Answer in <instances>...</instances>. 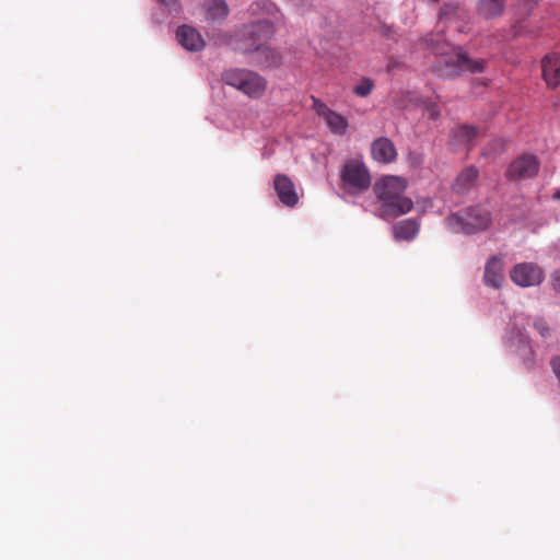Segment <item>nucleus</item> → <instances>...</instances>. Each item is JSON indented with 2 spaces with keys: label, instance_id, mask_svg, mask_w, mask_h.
Here are the masks:
<instances>
[{
  "label": "nucleus",
  "instance_id": "obj_1",
  "mask_svg": "<svg viewBox=\"0 0 560 560\" xmlns=\"http://www.w3.org/2000/svg\"><path fill=\"white\" fill-rule=\"evenodd\" d=\"M428 48L436 55L432 70L442 79H452L464 70L480 73L485 70V61L470 59L459 47H453L441 34H430L424 38Z\"/></svg>",
  "mask_w": 560,
  "mask_h": 560
},
{
  "label": "nucleus",
  "instance_id": "obj_2",
  "mask_svg": "<svg viewBox=\"0 0 560 560\" xmlns=\"http://www.w3.org/2000/svg\"><path fill=\"white\" fill-rule=\"evenodd\" d=\"M406 188L407 180L399 176H383L375 182L373 191L380 202L382 219L397 218L412 210V200L404 196Z\"/></svg>",
  "mask_w": 560,
  "mask_h": 560
},
{
  "label": "nucleus",
  "instance_id": "obj_3",
  "mask_svg": "<svg viewBox=\"0 0 560 560\" xmlns=\"http://www.w3.org/2000/svg\"><path fill=\"white\" fill-rule=\"evenodd\" d=\"M221 81L252 100L264 96L268 82L258 72L245 68H230L221 73Z\"/></svg>",
  "mask_w": 560,
  "mask_h": 560
},
{
  "label": "nucleus",
  "instance_id": "obj_4",
  "mask_svg": "<svg viewBox=\"0 0 560 560\" xmlns=\"http://www.w3.org/2000/svg\"><path fill=\"white\" fill-rule=\"evenodd\" d=\"M490 223V213L480 207H470L446 218L448 229L456 233H476L486 230Z\"/></svg>",
  "mask_w": 560,
  "mask_h": 560
},
{
  "label": "nucleus",
  "instance_id": "obj_5",
  "mask_svg": "<svg viewBox=\"0 0 560 560\" xmlns=\"http://www.w3.org/2000/svg\"><path fill=\"white\" fill-rule=\"evenodd\" d=\"M283 22L258 20L244 25L240 35L245 39L241 48L244 52H258L273 37L276 30Z\"/></svg>",
  "mask_w": 560,
  "mask_h": 560
},
{
  "label": "nucleus",
  "instance_id": "obj_6",
  "mask_svg": "<svg viewBox=\"0 0 560 560\" xmlns=\"http://www.w3.org/2000/svg\"><path fill=\"white\" fill-rule=\"evenodd\" d=\"M342 188L349 195L363 192L371 186V175L365 164L358 159L345 162L340 170Z\"/></svg>",
  "mask_w": 560,
  "mask_h": 560
},
{
  "label": "nucleus",
  "instance_id": "obj_7",
  "mask_svg": "<svg viewBox=\"0 0 560 560\" xmlns=\"http://www.w3.org/2000/svg\"><path fill=\"white\" fill-rule=\"evenodd\" d=\"M510 278L518 287H535L542 282L544 271L534 262H521L512 268Z\"/></svg>",
  "mask_w": 560,
  "mask_h": 560
},
{
  "label": "nucleus",
  "instance_id": "obj_8",
  "mask_svg": "<svg viewBox=\"0 0 560 560\" xmlns=\"http://www.w3.org/2000/svg\"><path fill=\"white\" fill-rule=\"evenodd\" d=\"M538 171V159L533 154H523L511 163L506 176L510 179H527L535 177Z\"/></svg>",
  "mask_w": 560,
  "mask_h": 560
},
{
  "label": "nucleus",
  "instance_id": "obj_9",
  "mask_svg": "<svg viewBox=\"0 0 560 560\" xmlns=\"http://www.w3.org/2000/svg\"><path fill=\"white\" fill-rule=\"evenodd\" d=\"M273 187L284 206L294 207L298 203L299 197L294 184L287 175L278 174L273 179Z\"/></svg>",
  "mask_w": 560,
  "mask_h": 560
},
{
  "label": "nucleus",
  "instance_id": "obj_10",
  "mask_svg": "<svg viewBox=\"0 0 560 560\" xmlns=\"http://www.w3.org/2000/svg\"><path fill=\"white\" fill-rule=\"evenodd\" d=\"M248 12L259 20H269L275 22H284V16L278 7L270 0H257L250 3Z\"/></svg>",
  "mask_w": 560,
  "mask_h": 560
},
{
  "label": "nucleus",
  "instance_id": "obj_11",
  "mask_svg": "<svg viewBox=\"0 0 560 560\" xmlns=\"http://www.w3.org/2000/svg\"><path fill=\"white\" fill-rule=\"evenodd\" d=\"M176 37L178 43L187 50L199 51L205 47L201 34L189 25H182L177 28Z\"/></svg>",
  "mask_w": 560,
  "mask_h": 560
},
{
  "label": "nucleus",
  "instance_id": "obj_12",
  "mask_svg": "<svg viewBox=\"0 0 560 560\" xmlns=\"http://www.w3.org/2000/svg\"><path fill=\"white\" fill-rule=\"evenodd\" d=\"M542 77L549 88L560 84V54L546 56L541 61Z\"/></svg>",
  "mask_w": 560,
  "mask_h": 560
},
{
  "label": "nucleus",
  "instance_id": "obj_13",
  "mask_svg": "<svg viewBox=\"0 0 560 560\" xmlns=\"http://www.w3.org/2000/svg\"><path fill=\"white\" fill-rule=\"evenodd\" d=\"M371 152L373 159L380 163H392L397 156L396 148L388 138L376 139L372 143Z\"/></svg>",
  "mask_w": 560,
  "mask_h": 560
},
{
  "label": "nucleus",
  "instance_id": "obj_14",
  "mask_svg": "<svg viewBox=\"0 0 560 560\" xmlns=\"http://www.w3.org/2000/svg\"><path fill=\"white\" fill-rule=\"evenodd\" d=\"M479 176V171L475 166H467L456 177L452 185L454 192L464 195L471 190Z\"/></svg>",
  "mask_w": 560,
  "mask_h": 560
},
{
  "label": "nucleus",
  "instance_id": "obj_15",
  "mask_svg": "<svg viewBox=\"0 0 560 560\" xmlns=\"http://www.w3.org/2000/svg\"><path fill=\"white\" fill-rule=\"evenodd\" d=\"M503 279V262L499 257L493 256L488 260L485 268V283L494 289H499Z\"/></svg>",
  "mask_w": 560,
  "mask_h": 560
},
{
  "label": "nucleus",
  "instance_id": "obj_16",
  "mask_svg": "<svg viewBox=\"0 0 560 560\" xmlns=\"http://www.w3.org/2000/svg\"><path fill=\"white\" fill-rule=\"evenodd\" d=\"M418 232L419 223L415 219L399 221L393 226L394 237L400 241H411Z\"/></svg>",
  "mask_w": 560,
  "mask_h": 560
},
{
  "label": "nucleus",
  "instance_id": "obj_17",
  "mask_svg": "<svg viewBox=\"0 0 560 560\" xmlns=\"http://www.w3.org/2000/svg\"><path fill=\"white\" fill-rule=\"evenodd\" d=\"M228 14L229 7L224 0H210L205 4V16L208 22H221Z\"/></svg>",
  "mask_w": 560,
  "mask_h": 560
},
{
  "label": "nucleus",
  "instance_id": "obj_18",
  "mask_svg": "<svg viewBox=\"0 0 560 560\" xmlns=\"http://www.w3.org/2000/svg\"><path fill=\"white\" fill-rule=\"evenodd\" d=\"M328 128L332 133L336 135H345L348 129V120L342 115L338 114L335 110H330L325 117H324Z\"/></svg>",
  "mask_w": 560,
  "mask_h": 560
},
{
  "label": "nucleus",
  "instance_id": "obj_19",
  "mask_svg": "<svg viewBox=\"0 0 560 560\" xmlns=\"http://www.w3.org/2000/svg\"><path fill=\"white\" fill-rule=\"evenodd\" d=\"M503 9V0H479L478 2V12L487 19L500 15Z\"/></svg>",
  "mask_w": 560,
  "mask_h": 560
},
{
  "label": "nucleus",
  "instance_id": "obj_20",
  "mask_svg": "<svg viewBox=\"0 0 560 560\" xmlns=\"http://www.w3.org/2000/svg\"><path fill=\"white\" fill-rule=\"evenodd\" d=\"M478 135V131L475 127L471 126H459L453 130V139L457 143H469L471 142Z\"/></svg>",
  "mask_w": 560,
  "mask_h": 560
},
{
  "label": "nucleus",
  "instance_id": "obj_21",
  "mask_svg": "<svg viewBox=\"0 0 560 560\" xmlns=\"http://www.w3.org/2000/svg\"><path fill=\"white\" fill-rule=\"evenodd\" d=\"M375 88V82L371 78L363 77L359 80V82L353 86V93L359 97L369 96Z\"/></svg>",
  "mask_w": 560,
  "mask_h": 560
},
{
  "label": "nucleus",
  "instance_id": "obj_22",
  "mask_svg": "<svg viewBox=\"0 0 560 560\" xmlns=\"http://www.w3.org/2000/svg\"><path fill=\"white\" fill-rule=\"evenodd\" d=\"M259 51L265 55L266 66L272 67V66H277L280 63V54L278 51H276L275 49H270L266 45Z\"/></svg>",
  "mask_w": 560,
  "mask_h": 560
},
{
  "label": "nucleus",
  "instance_id": "obj_23",
  "mask_svg": "<svg viewBox=\"0 0 560 560\" xmlns=\"http://www.w3.org/2000/svg\"><path fill=\"white\" fill-rule=\"evenodd\" d=\"M458 9H459V7L456 3H445L441 8L440 16H441V19L450 20L452 16H454L457 13Z\"/></svg>",
  "mask_w": 560,
  "mask_h": 560
},
{
  "label": "nucleus",
  "instance_id": "obj_24",
  "mask_svg": "<svg viewBox=\"0 0 560 560\" xmlns=\"http://www.w3.org/2000/svg\"><path fill=\"white\" fill-rule=\"evenodd\" d=\"M313 109L320 117H325L331 109L319 98L312 96Z\"/></svg>",
  "mask_w": 560,
  "mask_h": 560
},
{
  "label": "nucleus",
  "instance_id": "obj_25",
  "mask_svg": "<svg viewBox=\"0 0 560 560\" xmlns=\"http://www.w3.org/2000/svg\"><path fill=\"white\" fill-rule=\"evenodd\" d=\"M424 110L429 118L431 119H438L441 115L440 107L434 102H425L424 103Z\"/></svg>",
  "mask_w": 560,
  "mask_h": 560
},
{
  "label": "nucleus",
  "instance_id": "obj_26",
  "mask_svg": "<svg viewBox=\"0 0 560 560\" xmlns=\"http://www.w3.org/2000/svg\"><path fill=\"white\" fill-rule=\"evenodd\" d=\"M534 327L540 334L541 337L547 338L550 336V328L545 319L539 318L534 322Z\"/></svg>",
  "mask_w": 560,
  "mask_h": 560
},
{
  "label": "nucleus",
  "instance_id": "obj_27",
  "mask_svg": "<svg viewBox=\"0 0 560 560\" xmlns=\"http://www.w3.org/2000/svg\"><path fill=\"white\" fill-rule=\"evenodd\" d=\"M382 36L384 37H387V38H394V30L392 26L389 25H385V24H382L380 25L378 27V31H377Z\"/></svg>",
  "mask_w": 560,
  "mask_h": 560
},
{
  "label": "nucleus",
  "instance_id": "obj_28",
  "mask_svg": "<svg viewBox=\"0 0 560 560\" xmlns=\"http://www.w3.org/2000/svg\"><path fill=\"white\" fill-rule=\"evenodd\" d=\"M551 284L556 292L560 293V269L556 270L551 278Z\"/></svg>",
  "mask_w": 560,
  "mask_h": 560
},
{
  "label": "nucleus",
  "instance_id": "obj_29",
  "mask_svg": "<svg viewBox=\"0 0 560 560\" xmlns=\"http://www.w3.org/2000/svg\"><path fill=\"white\" fill-rule=\"evenodd\" d=\"M161 4L165 5L167 9L173 10L178 5V0H158Z\"/></svg>",
  "mask_w": 560,
  "mask_h": 560
},
{
  "label": "nucleus",
  "instance_id": "obj_30",
  "mask_svg": "<svg viewBox=\"0 0 560 560\" xmlns=\"http://www.w3.org/2000/svg\"><path fill=\"white\" fill-rule=\"evenodd\" d=\"M553 198L560 199V188L553 194Z\"/></svg>",
  "mask_w": 560,
  "mask_h": 560
}]
</instances>
